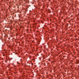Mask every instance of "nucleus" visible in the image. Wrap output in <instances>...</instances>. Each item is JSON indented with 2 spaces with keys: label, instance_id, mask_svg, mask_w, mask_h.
Wrapping results in <instances>:
<instances>
[{
  "label": "nucleus",
  "instance_id": "f03ea898",
  "mask_svg": "<svg viewBox=\"0 0 79 79\" xmlns=\"http://www.w3.org/2000/svg\"><path fill=\"white\" fill-rule=\"evenodd\" d=\"M3 56H5V54H3Z\"/></svg>",
  "mask_w": 79,
  "mask_h": 79
},
{
  "label": "nucleus",
  "instance_id": "7ed1b4c3",
  "mask_svg": "<svg viewBox=\"0 0 79 79\" xmlns=\"http://www.w3.org/2000/svg\"><path fill=\"white\" fill-rule=\"evenodd\" d=\"M32 65H33V63L31 64Z\"/></svg>",
  "mask_w": 79,
  "mask_h": 79
},
{
  "label": "nucleus",
  "instance_id": "f257e3e1",
  "mask_svg": "<svg viewBox=\"0 0 79 79\" xmlns=\"http://www.w3.org/2000/svg\"><path fill=\"white\" fill-rule=\"evenodd\" d=\"M17 64H19V62H17Z\"/></svg>",
  "mask_w": 79,
  "mask_h": 79
},
{
  "label": "nucleus",
  "instance_id": "20e7f679",
  "mask_svg": "<svg viewBox=\"0 0 79 79\" xmlns=\"http://www.w3.org/2000/svg\"><path fill=\"white\" fill-rule=\"evenodd\" d=\"M5 53H6V52H5Z\"/></svg>",
  "mask_w": 79,
  "mask_h": 79
}]
</instances>
